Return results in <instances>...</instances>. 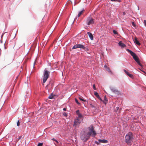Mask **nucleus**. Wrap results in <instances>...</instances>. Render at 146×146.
I'll return each instance as SVG.
<instances>
[{
  "instance_id": "1",
  "label": "nucleus",
  "mask_w": 146,
  "mask_h": 146,
  "mask_svg": "<svg viewBox=\"0 0 146 146\" xmlns=\"http://www.w3.org/2000/svg\"><path fill=\"white\" fill-rule=\"evenodd\" d=\"M96 135V133L93 126L91 125L90 127L82 129L80 134V137L82 140L85 142L90 138L91 136L92 137H94Z\"/></svg>"
},
{
  "instance_id": "2",
  "label": "nucleus",
  "mask_w": 146,
  "mask_h": 146,
  "mask_svg": "<svg viewBox=\"0 0 146 146\" xmlns=\"http://www.w3.org/2000/svg\"><path fill=\"white\" fill-rule=\"evenodd\" d=\"M125 142L128 145H131L133 142V135L131 132H129L125 136Z\"/></svg>"
},
{
  "instance_id": "3",
  "label": "nucleus",
  "mask_w": 146,
  "mask_h": 146,
  "mask_svg": "<svg viewBox=\"0 0 146 146\" xmlns=\"http://www.w3.org/2000/svg\"><path fill=\"white\" fill-rule=\"evenodd\" d=\"M50 73V72L48 71L46 68L44 69L43 74V82L44 83L46 82L48 78Z\"/></svg>"
},
{
  "instance_id": "4",
  "label": "nucleus",
  "mask_w": 146,
  "mask_h": 146,
  "mask_svg": "<svg viewBox=\"0 0 146 146\" xmlns=\"http://www.w3.org/2000/svg\"><path fill=\"white\" fill-rule=\"evenodd\" d=\"M126 50L132 56L133 58L136 62L139 60L137 56L132 51L128 49H127Z\"/></svg>"
},
{
  "instance_id": "5",
  "label": "nucleus",
  "mask_w": 146,
  "mask_h": 146,
  "mask_svg": "<svg viewBox=\"0 0 146 146\" xmlns=\"http://www.w3.org/2000/svg\"><path fill=\"white\" fill-rule=\"evenodd\" d=\"M94 19L91 17H88L86 21V23L88 25L94 24Z\"/></svg>"
},
{
  "instance_id": "6",
  "label": "nucleus",
  "mask_w": 146,
  "mask_h": 146,
  "mask_svg": "<svg viewBox=\"0 0 146 146\" xmlns=\"http://www.w3.org/2000/svg\"><path fill=\"white\" fill-rule=\"evenodd\" d=\"M110 88L111 92L114 94H119V91L115 88L113 86H110Z\"/></svg>"
},
{
  "instance_id": "7",
  "label": "nucleus",
  "mask_w": 146,
  "mask_h": 146,
  "mask_svg": "<svg viewBox=\"0 0 146 146\" xmlns=\"http://www.w3.org/2000/svg\"><path fill=\"white\" fill-rule=\"evenodd\" d=\"M82 121L80 120L76 119L74 120L73 126L76 127L77 125L78 126Z\"/></svg>"
},
{
  "instance_id": "8",
  "label": "nucleus",
  "mask_w": 146,
  "mask_h": 146,
  "mask_svg": "<svg viewBox=\"0 0 146 146\" xmlns=\"http://www.w3.org/2000/svg\"><path fill=\"white\" fill-rule=\"evenodd\" d=\"M118 45L119 46H121V48H124L126 46V45L121 41L119 42Z\"/></svg>"
},
{
  "instance_id": "9",
  "label": "nucleus",
  "mask_w": 146,
  "mask_h": 146,
  "mask_svg": "<svg viewBox=\"0 0 146 146\" xmlns=\"http://www.w3.org/2000/svg\"><path fill=\"white\" fill-rule=\"evenodd\" d=\"M87 34L88 35L89 37L92 40H93V36L92 34L90 32H88L87 33Z\"/></svg>"
},
{
  "instance_id": "10",
  "label": "nucleus",
  "mask_w": 146,
  "mask_h": 146,
  "mask_svg": "<svg viewBox=\"0 0 146 146\" xmlns=\"http://www.w3.org/2000/svg\"><path fill=\"white\" fill-rule=\"evenodd\" d=\"M77 115H78V117H77L76 119L82 121L83 120V119L82 115L80 113Z\"/></svg>"
},
{
  "instance_id": "11",
  "label": "nucleus",
  "mask_w": 146,
  "mask_h": 146,
  "mask_svg": "<svg viewBox=\"0 0 146 146\" xmlns=\"http://www.w3.org/2000/svg\"><path fill=\"white\" fill-rule=\"evenodd\" d=\"M98 141L100 143H107L108 142V140L105 139H99L98 140Z\"/></svg>"
},
{
  "instance_id": "12",
  "label": "nucleus",
  "mask_w": 146,
  "mask_h": 146,
  "mask_svg": "<svg viewBox=\"0 0 146 146\" xmlns=\"http://www.w3.org/2000/svg\"><path fill=\"white\" fill-rule=\"evenodd\" d=\"M134 41L135 43L137 44V45H141L140 43L139 42V41L137 40V38H135L134 39Z\"/></svg>"
},
{
  "instance_id": "13",
  "label": "nucleus",
  "mask_w": 146,
  "mask_h": 146,
  "mask_svg": "<svg viewBox=\"0 0 146 146\" xmlns=\"http://www.w3.org/2000/svg\"><path fill=\"white\" fill-rule=\"evenodd\" d=\"M77 47L78 48H84V46L85 45V44H77Z\"/></svg>"
},
{
  "instance_id": "14",
  "label": "nucleus",
  "mask_w": 146,
  "mask_h": 146,
  "mask_svg": "<svg viewBox=\"0 0 146 146\" xmlns=\"http://www.w3.org/2000/svg\"><path fill=\"white\" fill-rule=\"evenodd\" d=\"M108 100L107 98H106V96H104V100L103 101V103L105 104L106 105L107 103H108Z\"/></svg>"
},
{
  "instance_id": "15",
  "label": "nucleus",
  "mask_w": 146,
  "mask_h": 146,
  "mask_svg": "<svg viewBox=\"0 0 146 146\" xmlns=\"http://www.w3.org/2000/svg\"><path fill=\"white\" fill-rule=\"evenodd\" d=\"M54 95L53 93H51L49 97H48V98L50 99H52L53 98H54Z\"/></svg>"
},
{
  "instance_id": "16",
  "label": "nucleus",
  "mask_w": 146,
  "mask_h": 146,
  "mask_svg": "<svg viewBox=\"0 0 146 146\" xmlns=\"http://www.w3.org/2000/svg\"><path fill=\"white\" fill-rule=\"evenodd\" d=\"M84 9H83V10L79 12V13H78V17H79L82 14V12L84 11Z\"/></svg>"
},
{
  "instance_id": "17",
  "label": "nucleus",
  "mask_w": 146,
  "mask_h": 146,
  "mask_svg": "<svg viewBox=\"0 0 146 146\" xmlns=\"http://www.w3.org/2000/svg\"><path fill=\"white\" fill-rule=\"evenodd\" d=\"M84 48H82V49L84 50L85 51L88 52L89 51V50L88 47H86L84 46Z\"/></svg>"
},
{
  "instance_id": "18",
  "label": "nucleus",
  "mask_w": 146,
  "mask_h": 146,
  "mask_svg": "<svg viewBox=\"0 0 146 146\" xmlns=\"http://www.w3.org/2000/svg\"><path fill=\"white\" fill-rule=\"evenodd\" d=\"M75 101L76 102V103H77V104L79 106H80L81 105L80 103H79V102H78V100L76 98L75 99Z\"/></svg>"
},
{
  "instance_id": "19",
  "label": "nucleus",
  "mask_w": 146,
  "mask_h": 146,
  "mask_svg": "<svg viewBox=\"0 0 146 146\" xmlns=\"http://www.w3.org/2000/svg\"><path fill=\"white\" fill-rule=\"evenodd\" d=\"M94 94L98 98L100 96L99 95L97 92H95Z\"/></svg>"
},
{
  "instance_id": "20",
  "label": "nucleus",
  "mask_w": 146,
  "mask_h": 146,
  "mask_svg": "<svg viewBox=\"0 0 146 146\" xmlns=\"http://www.w3.org/2000/svg\"><path fill=\"white\" fill-rule=\"evenodd\" d=\"M79 99L81 101H82L84 102H86V101L83 99L82 97H79Z\"/></svg>"
},
{
  "instance_id": "21",
  "label": "nucleus",
  "mask_w": 146,
  "mask_h": 146,
  "mask_svg": "<svg viewBox=\"0 0 146 146\" xmlns=\"http://www.w3.org/2000/svg\"><path fill=\"white\" fill-rule=\"evenodd\" d=\"M78 48L77 46V44H76L74 45L72 47V49H76V48Z\"/></svg>"
},
{
  "instance_id": "22",
  "label": "nucleus",
  "mask_w": 146,
  "mask_h": 146,
  "mask_svg": "<svg viewBox=\"0 0 146 146\" xmlns=\"http://www.w3.org/2000/svg\"><path fill=\"white\" fill-rule=\"evenodd\" d=\"M136 62L140 66H141V64L139 60H138L137 61H136Z\"/></svg>"
},
{
  "instance_id": "23",
  "label": "nucleus",
  "mask_w": 146,
  "mask_h": 146,
  "mask_svg": "<svg viewBox=\"0 0 146 146\" xmlns=\"http://www.w3.org/2000/svg\"><path fill=\"white\" fill-rule=\"evenodd\" d=\"M127 75L130 78H132L133 77V75L132 74H130L129 73V74Z\"/></svg>"
},
{
  "instance_id": "24",
  "label": "nucleus",
  "mask_w": 146,
  "mask_h": 146,
  "mask_svg": "<svg viewBox=\"0 0 146 146\" xmlns=\"http://www.w3.org/2000/svg\"><path fill=\"white\" fill-rule=\"evenodd\" d=\"M111 1H114V2H120L121 0H111Z\"/></svg>"
},
{
  "instance_id": "25",
  "label": "nucleus",
  "mask_w": 146,
  "mask_h": 146,
  "mask_svg": "<svg viewBox=\"0 0 146 146\" xmlns=\"http://www.w3.org/2000/svg\"><path fill=\"white\" fill-rule=\"evenodd\" d=\"M113 33L114 34H117L118 33L115 30H113Z\"/></svg>"
},
{
  "instance_id": "26",
  "label": "nucleus",
  "mask_w": 146,
  "mask_h": 146,
  "mask_svg": "<svg viewBox=\"0 0 146 146\" xmlns=\"http://www.w3.org/2000/svg\"><path fill=\"white\" fill-rule=\"evenodd\" d=\"M106 70L108 72H111V71L110 69L108 67L106 69Z\"/></svg>"
},
{
  "instance_id": "27",
  "label": "nucleus",
  "mask_w": 146,
  "mask_h": 146,
  "mask_svg": "<svg viewBox=\"0 0 146 146\" xmlns=\"http://www.w3.org/2000/svg\"><path fill=\"white\" fill-rule=\"evenodd\" d=\"M43 144L42 143H38V146H42Z\"/></svg>"
},
{
  "instance_id": "28",
  "label": "nucleus",
  "mask_w": 146,
  "mask_h": 146,
  "mask_svg": "<svg viewBox=\"0 0 146 146\" xmlns=\"http://www.w3.org/2000/svg\"><path fill=\"white\" fill-rule=\"evenodd\" d=\"M63 115L65 117H66L67 116V115L66 112H64L63 113Z\"/></svg>"
},
{
  "instance_id": "29",
  "label": "nucleus",
  "mask_w": 146,
  "mask_h": 146,
  "mask_svg": "<svg viewBox=\"0 0 146 146\" xmlns=\"http://www.w3.org/2000/svg\"><path fill=\"white\" fill-rule=\"evenodd\" d=\"M20 125V123H19V121L18 120V121H17V125L18 126H19V125Z\"/></svg>"
},
{
  "instance_id": "30",
  "label": "nucleus",
  "mask_w": 146,
  "mask_h": 146,
  "mask_svg": "<svg viewBox=\"0 0 146 146\" xmlns=\"http://www.w3.org/2000/svg\"><path fill=\"white\" fill-rule=\"evenodd\" d=\"M76 114L77 115H78V114H79L80 113V112H79V110H77V111H76Z\"/></svg>"
},
{
  "instance_id": "31",
  "label": "nucleus",
  "mask_w": 146,
  "mask_h": 146,
  "mask_svg": "<svg viewBox=\"0 0 146 146\" xmlns=\"http://www.w3.org/2000/svg\"><path fill=\"white\" fill-rule=\"evenodd\" d=\"M124 72H125L127 74V75L128 74H129V72H127L126 70H124Z\"/></svg>"
},
{
  "instance_id": "32",
  "label": "nucleus",
  "mask_w": 146,
  "mask_h": 146,
  "mask_svg": "<svg viewBox=\"0 0 146 146\" xmlns=\"http://www.w3.org/2000/svg\"><path fill=\"white\" fill-rule=\"evenodd\" d=\"M93 89L94 90H96V88L95 86V85L94 84L93 85Z\"/></svg>"
},
{
  "instance_id": "33",
  "label": "nucleus",
  "mask_w": 146,
  "mask_h": 146,
  "mask_svg": "<svg viewBox=\"0 0 146 146\" xmlns=\"http://www.w3.org/2000/svg\"><path fill=\"white\" fill-rule=\"evenodd\" d=\"M132 25L133 26H134V27H135V25H135V24L134 22H132Z\"/></svg>"
},
{
  "instance_id": "34",
  "label": "nucleus",
  "mask_w": 146,
  "mask_h": 146,
  "mask_svg": "<svg viewBox=\"0 0 146 146\" xmlns=\"http://www.w3.org/2000/svg\"><path fill=\"white\" fill-rule=\"evenodd\" d=\"M98 98L101 101L103 102V100L102 99V98H101V97H100V96Z\"/></svg>"
},
{
  "instance_id": "35",
  "label": "nucleus",
  "mask_w": 146,
  "mask_h": 146,
  "mask_svg": "<svg viewBox=\"0 0 146 146\" xmlns=\"http://www.w3.org/2000/svg\"><path fill=\"white\" fill-rule=\"evenodd\" d=\"M95 142L96 143L97 145H99V143L100 142H99V141L98 142V141H96Z\"/></svg>"
},
{
  "instance_id": "36",
  "label": "nucleus",
  "mask_w": 146,
  "mask_h": 146,
  "mask_svg": "<svg viewBox=\"0 0 146 146\" xmlns=\"http://www.w3.org/2000/svg\"><path fill=\"white\" fill-rule=\"evenodd\" d=\"M144 24L145 26L146 27V20H144Z\"/></svg>"
},
{
  "instance_id": "37",
  "label": "nucleus",
  "mask_w": 146,
  "mask_h": 146,
  "mask_svg": "<svg viewBox=\"0 0 146 146\" xmlns=\"http://www.w3.org/2000/svg\"><path fill=\"white\" fill-rule=\"evenodd\" d=\"M63 110L64 111H66V109L65 108H64L63 109Z\"/></svg>"
},
{
  "instance_id": "38",
  "label": "nucleus",
  "mask_w": 146,
  "mask_h": 146,
  "mask_svg": "<svg viewBox=\"0 0 146 146\" xmlns=\"http://www.w3.org/2000/svg\"><path fill=\"white\" fill-rule=\"evenodd\" d=\"M104 67L106 68H108V67H107V66L106 65H105Z\"/></svg>"
},
{
  "instance_id": "39",
  "label": "nucleus",
  "mask_w": 146,
  "mask_h": 146,
  "mask_svg": "<svg viewBox=\"0 0 146 146\" xmlns=\"http://www.w3.org/2000/svg\"><path fill=\"white\" fill-rule=\"evenodd\" d=\"M54 141H55L56 142H57V143H58V141H57V140L56 139H54Z\"/></svg>"
},
{
  "instance_id": "40",
  "label": "nucleus",
  "mask_w": 146,
  "mask_h": 146,
  "mask_svg": "<svg viewBox=\"0 0 146 146\" xmlns=\"http://www.w3.org/2000/svg\"><path fill=\"white\" fill-rule=\"evenodd\" d=\"M90 105L93 108L94 107V106L93 105H92V104H90Z\"/></svg>"
},
{
  "instance_id": "41",
  "label": "nucleus",
  "mask_w": 146,
  "mask_h": 146,
  "mask_svg": "<svg viewBox=\"0 0 146 146\" xmlns=\"http://www.w3.org/2000/svg\"><path fill=\"white\" fill-rule=\"evenodd\" d=\"M21 136H19V139H21Z\"/></svg>"
},
{
  "instance_id": "42",
  "label": "nucleus",
  "mask_w": 146,
  "mask_h": 146,
  "mask_svg": "<svg viewBox=\"0 0 146 146\" xmlns=\"http://www.w3.org/2000/svg\"><path fill=\"white\" fill-rule=\"evenodd\" d=\"M35 62L34 63V66L35 65Z\"/></svg>"
},
{
  "instance_id": "43",
  "label": "nucleus",
  "mask_w": 146,
  "mask_h": 146,
  "mask_svg": "<svg viewBox=\"0 0 146 146\" xmlns=\"http://www.w3.org/2000/svg\"><path fill=\"white\" fill-rule=\"evenodd\" d=\"M54 139H55L54 138H53V139H52V140L53 141H54Z\"/></svg>"
},
{
  "instance_id": "44",
  "label": "nucleus",
  "mask_w": 146,
  "mask_h": 146,
  "mask_svg": "<svg viewBox=\"0 0 146 146\" xmlns=\"http://www.w3.org/2000/svg\"><path fill=\"white\" fill-rule=\"evenodd\" d=\"M117 108V110H118V109H119V108L118 107H116Z\"/></svg>"
},
{
  "instance_id": "45",
  "label": "nucleus",
  "mask_w": 146,
  "mask_h": 146,
  "mask_svg": "<svg viewBox=\"0 0 146 146\" xmlns=\"http://www.w3.org/2000/svg\"><path fill=\"white\" fill-rule=\"evenodd\" d=\"M87 53L88 54H90V53L89 52H87Z\"/></svg>"
},
{
  "instance_id": "46",
  "label": "nucleus",
  "mask_w": 146,
  "mask_h": 146,
  "mask_svg": "<svg viewBox=\"0 0 146 146\" xmlns=\"http://www.w3.org/2000/svg\"><path fill=\"white\" fill-rule=\"evenodd\" d=\"M138 9H139V7H138Z\"/></svg>"
},
{
  "instance_id": "47",
  "label": "nucleus",
  "mask_w": 146,
  "mask_h": 146,
  "mask_svg": "<svg viewBox=\"0 0 146 146\" xmlns=\"http://www.w3.org/2000/svg\"><path fill=\"white\" fill-rule=\"evenodd\" d=\"M74 21L73 22V23H74Z\"/></svg>"
}]
</instances>
